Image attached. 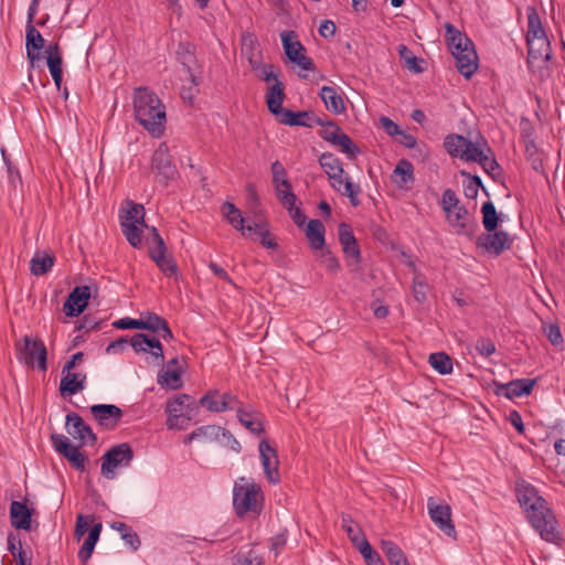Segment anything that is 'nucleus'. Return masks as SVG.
<instances>
[{
  "label": "nucleus",
  "instance_id": "obj_23",
  "mask_svg": "<svg viewBox=\"0 0 565 565\" xmlns=\"http://www.w3.org/2000/svg\"><path fill=\"white\" fill-rule=\"evenodd\" d=\"M45 53H46V63H47L50 74L54 81L56 88L60 89L61 85H62V75H63L62 50H61L58 43H53L46 47Z\"/></svg>",
  "mask_w": 565,
  "mask_h": 565
},
{
  "label": "nucleus",
  "instance_id": "obj_33",
  "mask_svg": "<svg viewBox=\"0 0 565 565\" xmlns=\"http://www.w3.org/2000/svg\"><path fill=\"white\" fill-rule=\"evenodd\" d=\"M236 412L239 423L250 433L259 435L264 431V426L259 414L243 407H238Z\"/></svg>",
  "mask_w": 565,
  "mask_h": 565
},
{
  "label": "nucleus",
  "instance_id": "obj_58",
  "mask_svg": "<svg viewBox=\"0 0 565 565\" xmlns=\"http://www.w3.org/2000/svg\"><path fill=\"white\" fill-rule=\"evenodd\" d=\"M273 182L274 185L289 186V181L286 177V170L279 161H275L271 164Z\"/></svg>",
  "mask_w": 565,
  "mask_h": 565
},
{
  "label": "nucleus",
  "instance_id": "obj_30",
  "mask_svg": "<svg viewBox=\"0 0 565 565\" xmlns=\"http://www.w3.org/2000/svg\"><path fill=\"white\" fill-rule=\"evenodd\" d=\"M11 524L15 529L29 530L31 513L28 507L19 501H12L10 505Z\"/></svg>",
  "mask_w": 565,
  "mask_h": 565
},
{
  "label": "nucleus",
  "instance_id": "obj_29",
  "mask_svg": "<svg viewBox=\"0 0 565 565\" xmlns=\"http://www.w3.org/2000/svg\"><path fill=\"white\" fill-rule=\"evenodd\" d=\"M222 214L226 221L237 231H241L243 235L246 232H252L254 227L252 225H244L245 218L241 211L231 202H225L221 207Z\"/></svg>",
  "mask_w": 565,
  "mask_h": 565
},
{
  "label": "nucleus",
  "instance_id": "obj_15",
  "mask_svg": "<svg viewBox=\"0 0 565 565\" xmlns=\"http://www.w3.org/2000/svg\"><path fill=\"white\" fill-rule=\"evenodd\" d=\"M258 450L265 477L270 483H278L280 481V473L276 450L266 440L259 443Z\"/></svg>",
  "mask_w": 565,
  "mask_h": 565
},
{
  "label": "nucleus",
  "instance_id": "obj_52",
  "mask_svg": "<svg viewBox=\"0 0 565 565\" xmlns=\"http://www.w3.org/2000/svg\"><path fill=\"white\" fill-rule=\"evenodd\" d=\"M342 249L344 255L348 257V266L354 271L358 270L361 262V250L358 242L354 241L352 245H344Z\"/></svg>",
  "mask_w": 565,
  "mask_h": 565
},
{
  "label": "nucleus",
  "instance_id": "obj_16",
  "mask_svg": "<svg viewBox=\"0 0 565 565\" xmlns=\"http://www.w3.org/2000/svg\"><path fill=\"white\" fill-rule=\"evenodd\" d=\"M94 418L105 429L111 430L118 426L122 417V411L113 404H96L90 406Z\"/></svg>",
  "mask_w": 565,
  "mask_h": 565
},
{
  "label": "nucleus",
  "instance_id": "obj_18",
  "mask_svg": "<svg viewBox=\"0 0 565 565\" xmlns=\"http://www.w3.org/2000/svg\"><path fill=\"white\" fill-rule=\"evenodd\" d=\"M536 380L534 379H519L513 380L508 383H494L497 386L495 393L498 395H502L509 399H513L516 397H521L524 395H530Z\"/></svg>",
  "mask_w": 565,
  "mask_h": 565
},
{
  "label": "nucleus",
  "instance_id": "obj_6",
  "mask_svg": "<svg viewBox=\"0 0 565 565\" xmlns=\"http://www.w3.org/2000/svg\"><path fill=\"white\" fill-rule=\"evenodd\" d=\"M128 344H130L137 353L149 352L156 360H163L161 342L156 337H150L143 333H136L130 341L124 338L113 341L107 345L106 352L108 354L121 352Z\"/></svg>",
  "mask_w": 565,
  "mask_h": 565
},
{
  "label": "nucleus",
  "instance_id": "obj_2",
  "mask_svg": "<svg viewBox=\"0 0 565 565\" xmlns=\"http://www.w3.org/2000/svg\"><path fill=\"white\" fill-rule=\"evenodd\" d=\"M136 120L152 136L164 131L166 107L156 93L147 87H137L132 95Z\"/></svg>",
  "mask_w": 565,
  "mask_h": 565
},
{
  "label": "nucleus",
  "instance_id": "obj_63",
  "mask_svg": "<svg viewBox=\"0 0 565 565\" xmlns=\"http://www.w3.org/2000/svg\"><path fill=\"white\" fill-rule=\"evenodd\" d=\"M254 230L260 236V244L267 249H275L277 247V243L270 236L269 232L265 230L262 225L255 224Z\"/></svg>",
  "mask_w": 565,
  "mask_h": 565
},
{
  "label": "nucleus",
  "instance_id": "obj_7",
  "mask_svg": "<svg viewBox=\"0 0 565 565\" xmlns=\"http://www.w3.org/2000/svg\"><path fill=\"white\" fill-rule=\"evenodd\" d=\"M132 459L134 451L128 444L116 445L103 455L100 473L111 480L116 477V469L129 467Z\"/></svg>",
  "mask_w": 565,
  "mask_h": 565
},
{
  "label": "nucleus",
  "instance_id": "obj_28",
  "mask_svg": "<svg viewBox=\"0 0 565 565\" xmlns=\"http://www.w3.org/2000/svg\"><path fill=\"white\" fill-rule=\"evenodd\" d=\"M320 98L324 103L326 108L335 114L340 115L344 113L345 105L340 94L335 90L334 87L323 86L319 93Z\"/></svg>",
  "mask_w": 565,
  "mask_h": 565
},
{
  "label": "nucleus",
  "instance_id": "obj_10",
  "mask_svg": "<svg viewBox=\"0 0 565 565\" xmlns=\"http://www.w3.org/2000/svg\"><path fill=\"white\" fill-rule=\"evenodd\" d=\"M23 344L19 345V359L26 365L34 366L35 363L41 370L46 369V348L42 340L23 338Z\"/></svg>",
  "mask_w": 565,
  "mask_h": 565
},
{
  "label": "nucleus",
  "instance_id": "obj_59",
  "mask_svg": "<svg viewBox=\"0 0 565 565\" xmlns=\"http://www.w3.org/2000/svg\"><path fill=\"white\" fill-rule=\"evenodd\" d=\"M428 285L426 284L425 279L420 275H415L414 281H413V291L415 299L418 302H423L426 299Z\"/></svg>",
  "mask_w": 565,
  "mask_h": 565
},
{
  "label": "nucleus",
  "instance_id": "obj_14",
  "mask_svg": "<svg viewBox=\"0 0 565 565\" xmlns=\"http://www.w3.org/2000/svg\"><path fill=\"white\" fill-rule=\"evenodd\" d=\"M476 243L478 247H482L487 253L495 256L512 246V239L509 234L504 231L495 230L479 235Z\"/></svg>",
  "mask_w": 565,
  "mask_h": 565
},
{
  "label": "nucleus",
  "instance_id": "obj_38",
  "mask_svg": "<svg viewBox=\"0 0 565 565\" xmlns=\"http://www.w3.org/2000/svg\"><path fill=\"white\" fill-rule=\"evenodd\" d=\"M486 152L491 153V149L486 141L480 145L468 139L460 159L477 162L478 160H481L482 154Z\"/></svg>",
  "mask_w": 565,
  "mask_h": 565
},
{
  "label": "nucleus",
  "instance_id": "obj_12",
  "mask_svg": "<svg viewBox=\"0 0 565 565\" xmlns=\"http://www.w3.org/2000/svg\"><path fill=\"white\" fill-rule=\"evenodd\" d=\"M220 435L227 438L231 444V448L235 451L241 450L239 443L233 437V435L225 428L217 425H205L196 428L184 438V444H190L193 440H200L203 443H212L217 440Z\"/></svg>",
  "mask_w": 565,
  "mask_h": 565
},
{
  "label": "nucleus",
  "instance_id": "obj_40",
  "mask_svg": "<svg viewBox=\"0 0 565 565\" xmlns=\"http://www.w3.org/2000/svg\"><path fill=\"white\" fill-rule=\"evenodd\" d=\"M200 404L210 412L222 413L227 411L224 402H220V392L211 390L200 398Z\"/></svg>",
  "mask_w": 565,
  "mask_h": 565
},
{
  "label": "nucleus",
  "instance_id": "obj_1",
  "mask_svg": "<svg viewBox=\"0 0 565 565\" xmlns=\"http://www.w3.org/2000/svg\"><path fill=\"white\" fill-rule=\"evenodd\" d=\"M514 491L526 520L541 539L548 543H558L561 533L557 519L536 487L524 479H519L515 481Z\"/></svg>",
  "mask_w": 565,
  "mask_h": 565
},
{
  "label": "nucleus",
  "instance_id": "obj_48",
  "mask_svg": "<svg viewBox=\"0 0 565 565\" xmlns=\"http://www.w3.org/2000/svg\"><path fill=\"white\" fill-rule=\"evenodd\" d=\"M120 225L122 228V234L125 235V237L127 238L129 244L136 248L140 247L142 244V238H141L142 230H141L140 224L130 223V224H120Z\"/></svg>",
  "mask_w": 565,
  "mask_h": 565
},
{
  "label": "nucleus",
  "instance_id": "obj_62",
  "mask_svg": "<svg viewBox=\"0 0 565 565\" xmlns=\"http://www.w3.org/2000/svg\"><path fill=\"white\" fill-rule=\"evenodd\" d=\"M255 74L262 81L269 83L270 81L278 79V75L275 73V66L271 64L263 63L258 70L255 71Z\"/></svg>",
  "mask_w": 565,
  "mask_h": 565
},
{
  "label": "nucleus",
  "instance_id": "obj_31",
  "mask_svg": "<svg viewBox=\"0 0 565 565\" xmlns=\"http://www.w3.org/2000/svg\"><path fill=\"white\" fill-rule=\"evenodd\" d=\"M265 97L268 110L273 115L279 116L280 110H282V102L285 98L284 84L279 79H276V83L268 87Z\"/></svg>",
  "mask_w": 565,
  "mask_h": 565
},
{
  "label": "nucleus",
  "instance_id": "obj_39",
  "mask_svg": "<svg viewBox=\"0 0 565 565\" xmlns=\"http://www.w3.org/2000/svg\"><path fill=\"white\" fill-rule=\"evenodd\" d=\"M428 361L430 366L441 375L452 372V360L445 352L431 353Z\"/></svg>",
  "mask_w": 565,
  "mask_h": 565
},
{
  "label": "nucleus",
  "instance_id": "obj_25",
  "mask_svg": "<svg viewBox=\"0 0 565 565\" xmlns=\"http://www.w3.org/2000/svg\"><path fill=\"white\" fill-rule=\"evenodd\" d=\"M140 324V329L156 332L164 340H170L173 337L168 322L157 313L146 312L141 315Z\"/></svg>",
  "mask_w": 565,
  "mask_h": 565
},
{
  "label": "nucleus",
  "instance_id": "obj_13",
  "mask_svg": "<svg viewBox=\"0 0 565 565\" xmlns=\"http://www.w3.org/2000/svg\"><path fill=\"white\" fill-rule=\"evenodd\" d=\"M51 440L56 452L63 455L76 469H85L86 456L62 434H53Z\"/></svg>",
  "mask_w": 565,
  "mask_h": 565
},
{
  "label": "nucleus",
  "instance_id": "obj_42",
  "mask_svg": "<svg viewBox=\"0 0 565 565\" xmlns=\"http://www.w3.org/2000/svg\"><path fill=\"white\" fill-rule=\"evenodd\" d=\"M320 167L327 173L328 178L335 173H342L343 164L341 160L332 153H322L319 158Z\"/></svg>",
  "mask_w": 565,
  "mask_h": 565
},
{
  "label": "nucleus",
  "instance_id": "obj_35",
  "mask_svg": "<svg viewBox=\"0 0 565 565\" xmlns=\"http://www.w3.org/2000/svg\"><path fill=\"white\" fill-rule=\"evenodd\" d=\"M103 525L100 522L95 523L84 541L82 547L78 551V558L84 564L90 558L96 543L98 542Z\"/></svg>",
  "mask_w": 565,
  "mask_h": 565
},
{
  "label": "nucleus",
  "instance_id": "obj_56",
  "mask_svg": "<svg viewBox=\"0 0 565 565\" xmlns=\"http://www.w3.org/2000/svg\"><path fill=\"white\" fill-rule=\"evenodd\" d=\"M244 52L247 56V60H248V63H249L252 70L254 72L256 70H258L260 67V65L263 64L262 53H260V51L256 50L253 40H250L249 45H247L245 47Z\"/></svg>",
  "mask_w": 565,
  "mask_h": 565
},
{
  "label": "nucleus",
  "instance_id": "obj_32",
  "mask_svg": "<svg viewBox=\"0 0 565 565\" xmlns=\"http://www.w3.org/2000/svg\"><path fill=\"white\" fill-rule=\"evenodd\" d=\"M326 228L321 221L310 220L307 225L306 236L309 241L310 247L320 250L324 247Z\"/></svg>",
  "mask_w": 565,
  "mask_h": 565
},
{
  "label": "nucleus",
  "instance_id": "obj_19",
  "mask_svg": "<svg viewBox=\"0 0 565 565\" xmlns=\"http://www.w3.org/2000/svg\"><path fill=\"white\" fill-rule=\"evenodd\" d=\"M45 40L33 24L25 28V51L26 57L32 67L42 60L41 51L44 49Z\"/></svg>",
  "mask_w": 565,
  "mask_h": 565
},
{
  "label": "nucleus",
  "instance_id": "obj_47",
  "mask_svg": "<svg viewBox=\"0 0 565 565\" xmlns=\"http://www.w3.org/2000/svg\"><path fill=\"white\" fill-rule=\"evenodd\" d=\"M152 233V244L149 247V255L150 258L156 262L162 257H164L167 254V247L163 242V238L160 236L156 227L151 228Z\"/></svg>",
  "mask_w": 565,
  "mask_h": 565
},
{
  "label": "nucleus",
  "instance_id": "obj_11",
  "mask_svg": "<svg viewBox=\"0 0 565 565\" xmlns=\"http://www.w3.org/2000/svg\"><path fill=\"white\" fill-rule=\"evenodd\" d=\"M428 514L434 524L446 535L455 537L456 529L451 521V508L447 503H437L433 497L427 500Z\"/></svg>",
  "mask_w": 565,
  "mask_h": 565
},
{
  "label": "nucleus",
  "instance_id": "obj_8",
  "mask_svg": "<svg viewBox=\"0 0 565 565\" xmlns=\"http://www.w3.org/2000/svg\"><path fill=\"white\" fill-rule=\"evenodd\" d=\"M281 44L288 60L303 71H313V61L306 55V47L298 40L295 31H284L280 34Z\"/></svg>",
  "mask_w": 565,
  "mask_h": 565
},
{
  "label": "nucleus",
  "instance_id": "obj_9",
  "mask_svg": "<svg viewBox=\"0 0 565 565\" xmlns=\"http://www.w3.org/2000/svg\"><path fill=\"white\" fill-rule=\"evenodd\" d=\"M151 168L156 173V179L159 183L168 185L169 181L173 180L178 174L175 166L172 163L171 156L169 154L168 146L162 142L153 152L151 159Z\"/></svg>",
  "mask_w": 565,
  "mask_h": 565
},
{
  "label": "nucleus",
  "instance_id": "obj_61",
  "mask_svg": "<svg viewBox=\"0 0 565 565\" xmlns=\"http://www.w3.org/2000/svg\"><path fill=\"white\" fill-rule=\"evenodd\" d=\"M341 134H343V130L339 126L333 122H328L321 136L327 142L333 145Z\"/></svg>",
  "mask_w": 565,
  "mask_h": 565
},
{
  "label": "nucleus",
  "instance_id": "obj_54",
  "mask_svg": "<svg viewBox=\"0 0 565 565\" xmlns=\"http://www.w3.org/2000/svg\"><path fill=\"white\" fill-rule=\"evenodd\" d=\"M341 522L342 529L347 532V535L352 543L363 536L361 527L356 525L349 515H342Z\"/></svg>",
  "mask_w": 565,
  "mask_h": 565
},
{
  "label": "nucleus",
  "instance_id": "obj_60",
  "mask_svg": "<svg viewBox=\"0 0 565 565\" xmlns=\"http://www.w3.org/2000/svg\"><path fill=\"white\" fill-rule=\"evenodd\" d=\"M94 521V518L92 515L84 516L82 514L77 515L76 519V525L74 531V536L77 541H81V539L85 535L87 532L88 525Z\"/></svg>",
  "mask_w": 565,
  "mask_h": 565
},
{
  "label": "nucleus",
  "instance_id": "obj_20",
  "mask_svg": "<svg viewBox=\"0 0 565 565\" xmlns=\"http://www.w3.org/2000/svg\"><path fill=\"white\" fill-rule=\"evenodd\" d=\"M90 297V289L88 286H77L68 295L64 302V312L68 317L78 316L84 311Z\"/></svg>",
  "mask_w": 565,
  "mask_h": 565
},
{
  "label": "nucleus",
  "instance_id": "obj_5",
  "mask_svg": "<svg viewBox=\"0 0 565 565\" xmlns=\"http://www.w3.org/2000/svg\"><path fill=\"white\" fill-rule=\"evenodd\" d=\"M264 494L260 487L245 477H241L233 488V505L236 514L242 518L247 513L259 514Z\"/></svg>",
  "mask_w": 565,
  "mask_h": 565
},
{
  "label": "nucleus",
  "instance_id": "obj_64",
  "mask_svg": "<svg viewBox=\"0 0 565 565\" xmlns=\"http://www.w3.org/2000/svg\"><path fill=\"white\" fill-rule=\"evenodd\" d=\"M544 332H545L548 341L553 345H555V347L562 345L563 335H562L561 329L557 324L551 323V324L544 327Z\"/></svg>",
  "mask_w": 565,
  "mask_h": 565
},
{
  "label": "nucleus",
  "instance_id": "obj_44",
  "mask_svg": "<svg viewBox=\"0 0 565 565\" xmlns=\"http://www.w3.org/2000/svg\"><path fill=\"white\" fill-rule=\"evenodd\" d=\"M467 140L461 135H449L445 138L444 146L451 157L461 158Z\"/></svg>",
  "mask_w": 565,
  "mask_h": 565
},
{
  "label": "nucleus",
  "instance_id": "obj_50",
  "mask_svg": "<svg viewBox=\"0 0 565 565\" xmlns=\"http://www.w3.org/2000/svg\"><path fill=\"white\" fill-rule=\"evenodd\" d=\"M278 201L291 212L296 205L297 196L291 191V184L289 186L277 185L275 186Z\"/></svg>",
  "mask_w": 565,
  "mask_h": 565
},
{
  "label": "nucleus",
  "instance_id": "obj_27",
  "mask_svg": "<svg viewBox=\"0 0 565 565\" xmlns=\"http://www.w3.org/2000/svg\"><path fill=\"white\" fill-rule=\"evenodd\" d=\"M86 374L65 372L61 379L60 391L62 395H74L85 388Z\"/></svg>",
  "mask_w": 565,
  "mask_h": 565
},
{
  "label": "nucleus",
  "instance_id": "obj_3",
  "mask_svg": "<svg viewBox=\"0 0 565 565\" xmlns=\"http://www.w3.org/2000/svg\"><path fill=\"white\" fill-rule=\"evenodd\" d=\"M445 29L448 46L456 60L458 72L466 78H470L478 70V55L472 41L450 23H447Z\"/></svg>",
  "mask_w": 565,
  "mask_h": 565
},
{
  "label": "nucleus",
  "instance_id": "obj_21",
  "mask_svg": "<svg viewBox=\"0 0 565 565\" xmlns=\"http://www.w3.org/2000/svg\"><path fill=\"white\" fill-rule=\"evenodd\" d=\"M65 427L67 433L75 439H79L84 443L96 441V435L93 433L92 428L76 413L66 415Z\"/></svg>",
  "mask_w": 565,
  "mask_h": 565
},
{
  "label": "nucleus",
  "instance_id": "obj_53",
  "mask_svg": "<svg viewBox=\"0 0 565 565\" xmlns=\"http://www.w3.org/2000/svg\"><path fill=\"white\" fill-rule=\"evenodd\" d=\"M393 174L395 177H399V182L403 183V184H406L411 181H413V166L409 161L407 160H401L394 171H393Z\"/></svg>",
  "mask_w": 565,
  "mask_h": 565
},
{
  "label": "nucleus",
  "instance_id": "obj_57",
  "mask_svg": "<svg viewBox=\"0 0 565 565\" xmlns=\"http://www.w3.org/2000/svg\"><path fill=\"white\" fill-rule=\"evenodd\" d=\"M154 263L167 277H172L178 274V266L170 255H166Z\"/></svg>",
  "mask_w": 565,
  "mask_h": 565
},
{
  "label": "nucleus",
  "instance_id": "obj_37",
  "mask_svg": "<svg viewBox=\"0 0 565 565\" xmlns=\"http://www.w3.org/2000/svg\"><path fill=\"white\" fill-rule=\"evenodd\" d=\"M381 548L391 565H403L407 563L404 552L392 541H382Z\"/></svg>",
  "mask_w": 565,
  "mask_h": 565
},
{
  "label": "nucleus",
  "instance_id": "obj_34",
  "mask_svg": "<svg viewBox=\"0 0 565 565\" xmlns=\"http://www.w3.org/2000/svg\"><path fill=\"white\" fill-rule=\"evenodd\" d=\"M526 17H527L526 42L537 40L541 38H547L545 30L542 25L541 18L534 7L526 8Z\"/></svg>",
  "mask_w": 565,
  "mask_h": 565
},
{
  "label": "nucleus",
  "instance_id": "obj_51",
  "mask_svg": "<svg viewBox=\"0 0 565 565\" xmlns=\"http://www.w3.org/2000/svg\"><path fill=\"white\" fill-rule=\"evenodd\" d=\"M178 60L186 68L191 81L194 83V75L191 73V64L194 62V53L189 44L180 43L177 51Z\"/></svg>",
  "mask_w": 565,
  "mask_h": 565
},
{
  "label": "nucleus",
  "instance_id": "obj_43",
  "mask_svg": "<svg viewBox=\"0 0 565 565\" xmlns=\"http://www.w3.org/2000/svg\"><path fill=\"white\" fill-rule=\"evenodd\" d=\"M461 175L466 178L463 182V194L467 199H476L480 188L486 191L482 181L478 175H471L466 171H461Z\"/></svg>",
  "mask_w": 565,
  "mask_h": 565
},
{
  "label": "nucleus",
  "instance_id": "obj_17",
  "mask_svg": "<svg viewBox=\"0 0 565 565\" xmlns=\"http://www.w3.org/2000/svg\"><path fill=\"white\" fill-rule=\"evenodd\" d=\"M329 181L331 188L341 195L348 196L353 206H358L360 204L359 194L361 192V188L352 181L351 177L345 173L343 169L342 173H335L334 177L331 175Z\"/></svg>",
  "mask_w": 565,
  "mask_h": 565
},
{
  "label": "nucleus",
  "instance_id": "obj_55",
  "mask_svg": "<svg viewBox=\"0 0 565 565\" xmlns=\"http://www.w3.org/2000/svg\"><path fill=\"white\" fill-rule=\"evenodd\" d=\"M235 565H264V559L254 550H249L237 555Z\"/></svg>",
  "mask_w": 565,
  "mask_h": 565
},
{
  "label": "nucleus",
  "instance_id": "obj_49",
  "mask_svg": "<svg viewBox=\"0 0 565 565\" xmlns=\"http://www.w3.org/2000/svg\"><path fill=\"white\" fill-rule=\"evenodd\" d=\"M399 57L404 61L405 67L414 73H422L423 68L419 65V60L412 53V51L404 44L398 46Z\"/></svg>",
  "mask_w": 565,
  "mask_h": 565
},
{
  "label": "nucleus",
  "instance_id": "obj_45",
  "mask_svg": "<svg viewBox=\"0 0 565 565\" xmlns=\"http://www.w3.org/2000/svg\"><path fill=\"white\" fill-rule=\"evenodd\" d=\"M308 116V113L306 111H292L290 109L280 110L279 116H276L278 121L282 125H289V126H308L307 122L303 120L305 117Z\"/></svg>",
  "mask_w": 565,
  "mask_h": 565
},
{
  "label": "nucleus",
  "instance_id": "obj_24",
  "mask_svg": "<svg viewBox=\"0 0 565 565\" xmlns=\"http://www.w3.org/2000/svg\"><path fill=\"white\" fill-rule=\"evenodd\" d=\"M190 395L179 394L167 402L166 413L168 414L167 426L169 429L184 430L186 425H178V414H181L186 402L190 401Z\"/></svg>",
  "mask_w": 565,
  "mask_h": 565
},
{
  "label": "nucleus",
  "instance_id": "obj_4",
  "mask_svg": "<svg viewBox=\"0 0 565 565\" xmlns=\"http://www.w3.org/2000/svg\"><path fill=\"white\" fill-rule=\"evenodd\" d=\"M441 207L446 213L449 225L458 235L471 237L478 230V223L470 216L468 210L460 203L455 191L447 189L441 196Z\"/></svg>",
  "mask_w": 565,
  "mask_h": 565
},
{
  "label": "nucleus",
  "instance_id": "obj_46",
  "mask_svg": "<svg viewBox=\"0 0 565 565\" xmlns=\"http://www.w3.org/2000/svg\"><path fill=\"white\" fill-rule=\"evenodd\" d=\"M145 209L141 204L130 203L129 209L121 216L120 224H140L141 227H147L143 223Z\"/></svg>",
  "mask_w": 565,
  "mask_h": 565
},
{
  "label": "nucleus",
  "instance_id": "obj_41",
  "mask_svg": "<svg viewBox=\"0 0 565 565\" xmlns=\"http://www.w3.org/2000/svg\"><path fill=\"white\" fill-rule=\"evenodd\" d=\"M482 213V224L487 232H492L497 230L499 215L497 213L495 206L491 201L484 202L481 207Z\"/></svg>",
  "mask_w": 565,
  "mask_h": 565
},
{
  "label": "nucleus",
  "instance_id": "obj_36",
  "mask_svg": "<svg viewBox=\"0 0 565 565\" xmlns=\"http://www.w3.org/2000/svg\"><path fill=\"white\" fill-rule=\"evenodd\" d=\"M54 265V257L45 253H35L30 262L31 273L35 276L46 274Z\"/></svg>",
  "mask_w": 565,
  "mask_h": 565
},
{
  "label": "nucleus",
  "instance_id": "obj_22",
  "mask_svg": "<svg viewBox=\"0 0 565 565\" xmlns=\"http://www.w3.org/2000/svg\"><path fill=\"white\" fill-rule=\"evenodd\" d=\"M182 369L179 366L178 360L172 359L167 366L158 374L157 382L161 387L169 390H178L182 387Z\"/></svg>",
  "mask_w": 565,
  "mask_h": 565
},
{
  "label": "nucleus",
  "instance_id": "obj_26",
  "mask_svg": "<svg viewBox=\"0 0 565 565\" xmlns=\"http://www.w3.org/2000/svg\"><path fill=\"white\" fill-rule=\"evenodd\" d=\"M527 64L535 61L548 62L552 58L551 43L547 38L527 41Z\"/></svg>",
  "mask_w": 565,
  "mask_h": 565
}]
</instances>
